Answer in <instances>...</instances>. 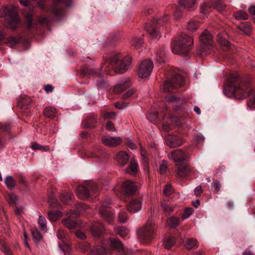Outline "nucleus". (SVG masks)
Listing matches in <instances>:
<instances>
[{
    "instance_id": "49",
    "label": "nucleus",
    "mask_w": 255,
    "mask_h": 255,
    "mask_svg": "<svg viewBox=\"0 0 255 255\" xmlns=\"http://www.w3.org/2000/svg\"><path fill=\"white\" fill-rule=\"evenodd\" d=\"M158 117L157 113L156 112L153 113L149 115L148 116H146V118L150 122H152L155 120Z\"/></svg>"
},
{
    "instance_id": "29",
    "label": "nucleus",
    "mask_w": 255,
    "mask_h": 255,
    "mask_svg": "<svg viewBox=\"0 0 255 255\" xmlns=\"http://www.w3.org/2000/svg\"><path fill=\"white\" fill-rule=\"evenodd\" d=\"M174 243L175 241L173 238H168L164 240L163 245L165 248L169 249L173 246Z\"/></svg>"
},
{
    "instance_id": "1",
    "label": "nucleus",
    "mask_w": 255,
    "mask_h": 255,
    "mask_svg": "<svg viewBox=\"0 0 255 255\" xmlns=\"http://www.w3.org/2000/svg\"><path fill=\"white\" fill-rule=\"evenodd\" d=\"M224 93L228 97L231 96V93L238 99H244L249 95L247 108L251 111L255 110V91L252 90L248 84L242 83L237 87L226 85L224 88Z\"/></svg>"
},
{
    "instance_id": "25",
    "label": "nucleus",
    "mask_w": 255,
    "mask_h": 255,
    "mask_svg": "<svg viewBox=\"0 0 255 255\" xmlns=\"http://www.w3.org/2000/svg\"><path fill=\"white\" fill-rule=\"evenodd\" d=\"M175 87L172 80H167L163 85L161 90L164 92L170 91L172 88H175Z\"/></svg>"
},
{
    "instance_id": "28",
    "label": "nucleus",
    "mask_w": 255,
    "mask_h": 255,
    "mask_svg": "<svg viewBox=\"0 0 255 255\" xmlns=\"http://www.w3.org/2000/svg\"><path fill=\"white\" fill-rule=\"evenodd\" d=\"M4 183L6 185L7 187L9 189L13 188L15 185L14 180L10 176H8L5 178L4 180Z\"/></svg>"
},
{
    "instance_id": "55",
    "label": "nucleus",
    "mask_w": 255,
    "mask_h": 255,
    "mask_svg": "<svg viewBox=\"0 0 255 255\" xmlns=\"http://www.w3.org/2000/svg\"><path fill=\"white\" fill-rule=\"evenodd\" d=\"M115 114L114 112H107L104 114L105 119H113L115 117Z\"/></svg>"
},
{
    "instance_id": "5",
    "label": "nucleus",
    "mask_w": 255,
    "mask_h": 255,
    "mask_svg": "<svg viewBox=\"0 0 255 255\" xmlns=\"http://www.w3.org/2000/svg\"><path fill=\"white\" fill-rule=\"evenodd\" d=\"M168 20V18L167 16H165L162 18H159V19H154L152 23L150 26H148L146 28V30L153 38L159 39L160 36L158 35L157 26L158 25H162L164 23L167 22Z\"/></svg>"
},
{
    "instance_id": "39",
    "label": "nucleus",
    "mask_w": 255,
    "mask_h": 255,
    "mask_svg": "<svg viewBox=\"0 0 255 255\" xmlns=\"http://www.w3.org/2000/svg\"><path fill=\"white\" fill-rule=\"evenodd\" d=\"M32 235L33 240L36 243L39 242L42 238L41 235L37 229L32 230Z\"/></svg>"
},
{
    "instance_id": "12",
    "label": "nucleus",
    "mask_w": 255,
    "mask_h": 255,
    "mask_svg": "<svg viewBox=\"0 0 255 255\" xmlns=\"http://www.w3.org/2000/svg\"><path fill=\"white\" fill-rule=\"evenodd\" d=\"M77 214L71 213L70 216L67 218H65L62 220L63 225L70 229H74L76 227L77 225V222L72 218L77 217Z\"/></svg>"
},
{
    "instance_id": "35",
    "label": "nucleus",
    "mask_w": 255,
    "mask_h": 255,
    "mask_svg": "<svg viewBox=\"0 0 255 255\" xmlns=\"http://www.w3.org/2000/svg\"><path fill=\"white\" fill-rule=\"evenodd\" d=\"M161 206L165 211L169 212L173 210V207L168 201H164L161 203Z\"/></svg>"
},
{
    "instance_id": "15",
    "label": "nucleus",
    "mask_w": 255,
    "mask_h": 255,
    "mask_svg": "<svg viewBox=\"0 0 255 255\" xmlns=\"http://www.w3.org/2000/svg\"><path fill=\"white\" fill-rule=\"evenodd\" d=\"M129 87V83L127 79H123L120 81L115 86L114 92L117 93H120L127 89Z\"/></svg>"
},
{
    "instance_id": "20",
    "label": "nucleus",
    "mask_w": 255,
    "mask_h": 255,
    "mask_svg": "<svg viewBox=\"0 0 255 255\" xmlns=\"http://www.w3.org/2000/svg\"><path fill=\"white\" fill-rule=\"evenodd\" d=\"M117 159L121 166H123L128 161L129 157L127 153L124 151H121L118 154Z\"/></svg>"
},
{
    "instance_id": "13",
    "label": "nucleus",
    "mask_w": 255,
    "mask_h": 255,
    "mask_svg": "<svg viewBox=\"0 0 255 255\" xmlns=\"http://www.w3.org/2000/svg\"><path fill=\"white\" fill-rule=\"evenodd\" d=\"M169 158L175 162H180L185 160V153L181 149H176L169 154Z\"/></svg>"
},
{
    "instance_id": "23",
    "label": "nucleus",
    "mask_w": 255,
    "mask_h": 255,
    "mask_svg": "<svg viewBox=\"0 0 255 255\" xmlns=\"http://www.w3.org/2000/svg\"><path fill=\"white\" fill-rule=\"evenodd\" d=\"M62 216L61 212L58 210L51 211L48 212V217L50 221H56Z\"/></svg>"
},
{
    "instance_id": "8",
    "label": "nucleus",
    "mask_w": 255,
    "mask_h": 255,
    "mask_svg": "<svg viewBox=\"0 0 255 255\" xmlns=\"http://www.w3.org/2000/svg\"><path fill=\"white\" fill-rule=\"evenodd\" d=\"M110 200H108L105 203H102L99 207V212L101 216L106 219L108 222L111 224L110 220L113 219V214L109 212L108 208V205L110 204Z\"/></svg>"
},
{
    "instance_id": "41",
    "label": "nucleus",
    "mask_w": 255,
    "mask_h": 255,
    "mask_svg": "<svg viewBox=\"0 0 255 255\" xmlns=\"http://www.w3.org/2000/svg\"><path fill=\"white\" fill-rule=\"evenodd\" d=\"M185 246L188 249H191L197 246L196 241L194 239H188Z\"/></svg>"
},
{
    "instance_id": "37",
    "label": "nucleus",
    "mask_w": 255,
    "mask_h": 255,
    "mask_svg": "<svg viewBox=\"0 0 255 255\" xmlns=\"http://www.w3.org/2000/svg\"><path fill=\"white\" fill-rule=\"evenodd\" d=\"M234 16L238 19H247L248 18V15L247 13L238 11L234 13Z\"/></svg>"
},
{
    "instance_id": "40",
    "label": "nucleus",
    "mask_w": 255,
    "mask_h": 255,
    "mask_svg": "<svg viewBox=\"0 0 255 255\" xmlns=\"http://www.w3.org/2000/svg\"><path fill=\"white\" fill-rule=\"evenodd\" d=\"M172 81L173 82L175 85V83H176L177 84L181 86L183 83L184 79L181 75L177 74L175 75L174 77L172 80Z\"/></svg>"
},
{
    "instance_id": "46",
    "label": "nucleus",
    "mask_w": 255,
    "mask_h": 255,
    "mask_svg": "<svg viewBox=\"0 0 255 255\" xmlns=\"http://www.w3.org/2000/svg\"><path fill=\"white\" fill-rule=\"evenodd\" d=\"M57 238L61 240H63L64 239H66V235L65 234L64 232L62 230H59L57 233Z\"/></svg>"
},
{
    "instance_id": "59",
    "label": "nucleus",
    "mask_w": 255,
    "mask_h": 255,
    "mask_svg": "<svg viewBox=\"0 0 255 255\" xmlns=\"http://www.w3.org/2000/svg\"><path fill=\"white\" fill-rule=\"evenodd\" d=\"M32 16L31 14H28L26 16L27 24L28 26H30L32 23Z\"/></svg>"
},
{
    "instance_id": "61",
    "label": "nucleus",
    "mask_w": 255,
    "mask_h": 255,
    "mask_svg": "<svg viewBox=\"0 0 255 255\" xmlns=\"http://www.w3.org/2000/svg\"><path fill=\"white\" fill-rule=\"evenodd\" d=\"M167 169V166L164 163L160 164L159 166V172L161 173H163L165 172Z\"/></svg>"
},
{
    "instance_id": "32",
    "label": "nucleus",
    "mask_w": 255,
    "mask_h": 255,
    "mask_svg": "<svg viewBox=\"0 0 255 255\" xmlns=\"http://www.w3.org/2000/svg\"><path fill=\"white\" fill-rule=\"evenodd\" d=\"M61 201L65 203H68L69 201L71 200V194L70 193L63 192L60 196Z\"/></svg>"
},
{
    "instance_id": "63",
    "label": "nucleus",
    "mask_w": 255,
    "mask_h": 255,
    "mask_svg": "<svg viewBox=\"0 0 255 255\" xmlns=\"http://www.w3.org/2000/svg\"><path fill=\"white\" fill-rule=\"evenodd\" d=\"M106 128L107 129L111 130L113 129L114 131L116 130V129L113 127V125L112 122H108L106 125Z\"/></svg>"
},
{
    "instance_id": "10",
    "label": "nucleus",
    "mask_w": 255,
    "mask_h": 255,
    "mask_svg": "<svg viewBox=\"0 0 255 255\" xmlns=\"http://www.w3.org/2000/svg\"><path fill=\"white\" fill-rule=\"evenodd\" d=\"M190 167L185 164H178L176 176L178 178H183L190 173Z\"/></svg>"
},
{
    "instance_id": "19",
    "label": "nucleus",
    "mask_w": 255,
    "mask_h": 255,
    "mask_svg": "<svg viewBox=\"0 0 255 255\" xmlns=\"http://www.w3.org/2000/svg\"><path fill=\"white\" fill-rule=\"evenodd\" d=\"M108 244L112 248L120 252L124 250V245L118 239H113L108 241Z\"/></svg>"
},
{
    "instance_id": "7",
    "label": "nucleus",
    "mask_w": 255,
    "mask_h": 255,
    "mask_svg": "<svg viewBox=\"0 0 255 255\" xmlns=\"http://www.w3.org/2000/svg\"><path fill=\"white\" fill-rule=\"evenodd\" d=\"M152 221L148 220L145 226L142 228L140 231V236L141 239L144 240H149L152 236L153 229L152 227Z\"/></svg>"
},
{
    "instance_id": "16",
    "label": "nucleus",
    "mask_w": 255,
    "mask_h": 255,
    "mask_svg": "<svg viewBox=\"0 0 255 255\" xmlns=\"http://www.w3.org/2000/svg\"><path fill=\"white\" fill-rule=\"evenodd\" d=\"M76 194L80 199H87L89 197V191L85 186L80 185L76 189Z\"/></svg>"
},
{
    "instance_id": "62",
    "label": "nucleus",
    "mask_w": 255,
    "mask_h": 255,
    "mask_svg": "<svg viewBox=\"0 0 255 255\" xmlns=\"http://www.w3.org/2000/svg\"><path fill=\"white\" fill-rule=\"evenodd\" d=\"M133 93H134V90L132 89H130V90H128L127 92L125 93L123 95V97L124 98H128V97H130V96H131Z\"/></svg>"
},
{
    "instance_id": "60",
    "label": "nucleus",
    "mask_w": 255,
    "mask_h": 255,
    "mask_svg": "<svg viewBox=\"0 0 255 255\" xmlns=\"http://www.w3.org/2000/svg\"><path fill=\"white\" fill-rule=\"evenodd\" d=\"M202 192V187L201 186H198L194 190V193L196 196L199 195Z\"/></svg>"
},
{
    "instance_id": "21",
    "label": "nucleus",
    "mask_w": 255,
    "mask_h": 255,
    "mask_svg": "<svg viewBox=\"0 0 255 255\" xmlns=\"http://www.w3.org/2000/svg\"><path fill=\"white\" fill-rule=\"evenodd\" d=\"M103 229V226L101 223H95L92 225L91 231L94 236L97 237L101 234Z\"/></svg>"
},
{
    "instance_id": "51",
    "label": "nucleus",
    "mask_w": 255,
    "mask_h": 255,
    "mask_svg": "<svg viewBox=\"0 0 255 255\" xmlns=\"http://www.w3.org/2000/svg\"><path fill=\"white\" fill-rule=\"evenodd\" d=\"M239 28L241 31H242L244 33L246 34H249L251 32V29L250 27L247 26H240L239 27Z\"/></svg>"
},
{
    "instance_id": "24",
    "label": "nucleus",
    "mask_w": 255,
    "mask_h": 255,
    "mask_svg": "<svg viewBox=\"0 0 255 255\" xmlns=\"http://www.w3.org/2000/svg\"><path fill=\"white\" fill-rule=\"evenodd\" d=\"M199 27V23L195 20L191 19L187 24V29L191 32H194Z\"/></svg>"
},
{
    "instance_id": "44",
    "label": "nucleus",
    "mask_w": 255,
    "mask_h": 255,
    "mask_svg": "<svg viewBox=\"0 0 255 255\" xmlns=\"http://www.w3.org/2000/svg\"><path fill=\"white\" fill-rule=\"evenodd\" d=\"M127 218V213L125 211H122L120 213L119 219L121 223H124L126 222Z\"/></svg>"
},
{
    "instance_id": "2",
    "label": "nucleus",
    "mask_w": 255,
    "mask_h": 255,
    "mask_svg": "<svg viewBox=\"0 0 255 255\" xmlns=\"http://www.w3.org/2000/svg\"><path fill=\"white\" fill-rule=\"evenodd\" d=\"M2 16H5V25L8 28L15 29L19 23L16 9L14 7H3L0 10Z\"/></svg>"
},
{
    "instance_id": "11",
    "label": "nucleus",
    "mask_w": 255,
    "mask_h": 255,
    "mask_svg": "<svg viewBox=\"0 0 255 255\" xmlns=\"http://www.w3.org/2000/svg\"><path fill=\"white\" fill-rule=\"evenodd\" d=\"M102 140L104 144L109 146H115L121 144L122 139L120 136L108 138L106 136L102 137Z\"/></svg>"
},
{
    "instance_id": "26",
    "label": "nucleus",
    "mask_w": 255,
    "mask_h": 255,
    "mask_svg": "<svg viewBox=\"0 0 255 255\" xmlns=\"http://www.w3.org/2000/svg\"><path fill=\"white\" fill-rule=\"evenodd\" d=\"M218 40L219 44L223 49H227L230 46V43L226 39L225 36H224V37H222V36L218 35Z\"/></svg>"
},
{
    "instance_id": "50",
    "label": "nucleus",
    "mask_w": 255,
    "mask_h": 255,
    "mask_svg": "<svg viewBox=\"0 0 255 255\" xmlns=\"http://www.w3.org/2000/svg\"><path fill=\"white\" fill-rule=\"evenodd\" d=\"M128 105V103L126 102H118L116 104V107L119 109H123L126 108Z\"/></svg>"
},
{
    "instance_id": "38",
    "label": "nucleus",
    "mask_w": 255,
    "mask_h": 255,
    "mask_svg": "<svg viewBox=\"0 0 255 255\" xmlns=\"http://www.w3.org/2000/svg\"><path fill=\"white\" fill-rule=\"evenodd\" d=\"M106 250L103 247L96 248L91 252L90 255H105Z\"/></svg>"
},
{
    "instance_id": "4",
    "label": "nucleus",
    "mask_w": 255,
    "mask_h": 255,
    "mask_svg": "<svg viewBox=\"0 0 255 255\" xmlns=\"http://www.w3.org/2000/svg\"><path fill=\"white\" fill-rule=\"evenodd\" d=\"M193 39L191 37L186 35L181 36L172 45V52L174 54H186L188 47L193 44Z\"/></svg>"
},
{
    "instance_id": "52",
    "label": "nucleus",
    "mask_w": 255,
    "mask_h": 255,
    "mask_svg": "<svg viewBox=\"0 0 255 255\" xmlns=\"http://www.w3.org/2000/svg\"><path fill=\"white\" fill-rule=\"evenodd\" d=\"M88 72L92 75H99L100 74V72L99 70H97L95 69L91 68L88 70Z\"/></svg>"
},
{
    "instance_id": "48",
    "label": "nucleus",
    "mask_w": 255,
    "mask_h": 255,
    "mask_svg": "<svg viewBox=\"0 0 255 255\" xmlns=\"http://www.w3.org/2000/svg\"><path fill=\"white\" fill-rule=\"evenodd\" d=\"M164 194L166 196H169L172 193V189L170 185H167L163 190Z\"/></svg>"
},
{
    "instance_id": "3",
    "label": "nucleus",
    "mask_w": 255,
    "mask_h": 255,
    "mask_svg": "<svg viewBox=\"0 0 255 255\" xmlns=\"http://www.w3.org/2000/svg\"><path fill=\"white\" fill-rule=\"evenodd\" d=\"M131 63L129 57H126L123 58L118 53H113L110 59V63L116 68L117 72L124 73L127 71Z\"/></svg>"
},
{
    "instance_id": "6",
    "label": "nucleus",
    "mask_w": 255,
    "mask_h": 255,
    "mask_svg": "<svg viewBox=\"0 0 255 255\" xmlns=\"http://www.w3.org/2000/svg\"><path fill=\"white\" fill-rule=\"evenodd\" d=\"M153 65V62L150 60L143 61L139 66L138 76L142 79L148 77L152 72Z\"/></svg>"
},
{
    "instance_id": "34",
    "label": "nucleus",
    "mask_w": 255,
    "mask_h": 255,
    "mask_svg": "<svg viewBox=\"0 0 255 255\" xmlns=\"http://www.w3.org/2000/svg\"><path fill=\"white\" fill-rule=\"evenodd\" d=\"M31 147L34 150L39 149L43 151H47L49 150L48 146H42L35 142L32 143Z\"/></svg>"
},
{
    "instance_id": "33",
    "label": "nucleus",
    "mask_w": 255,
    "mask_h": 255,
    "mask_svg": "<svg viewBox=\"0 0 255 255\" xmlns=\"http://www.w3.org/2000/svg\"><path fill=\"white\" fill-rule=\"evenodd\" d=\"M167 223L171 228H175L178 226L179 221L178 218L172 217L168 220Z\"/></svg>"
},
{
    "instance_id": "22",
    "label": "nucleus",
    "mask_w": 255,
    "mask_h": 255,
    "mask_svg": "<svg viewBox=\"0 0 255 255\" xmlns=\"http://www.w3.org/2000/svg\"><path fill=\"white\" fill-rule=\"evenodd\" d=\"M138 170L137 163L133 160H131L129 166L126 169V172L131 175H134Z\"/></svg>"
},
{
    "instance_id": "30",
    "label": "nucleus",
    "mask_w": 255,
    "mask_h": 255,
    "mask_svg": "<svg viewBox=\"0 0 255 255\" xmlns=\"http://www.w3.org/2000/svg\"><path fill=\"white\" fill-rule=\"evenodd\" d=\"M116 233L120 236L125 238L128 234V230L124 227H121L115 229Z\"/></svg>"
},
{
    "instance_id": "9",
    "label": "nucleus",
    "mask_w": 255,
    "mask_h": 255,
    "mask_svg": "<svg viewBox=\"0 0 255 255\" xmlns=\"http://www.w3.org/2000/svg\"><path fill=\"white\" fill-rule=\"evenodd\" d=\"M122 189L125 194H132L136 190L137 186L134 182L127 180L124 182Z\"/></svg>"
},
{
    "instance_id": "17",
    "label": "nucleus",
    "mask_w": 255,
    "mask_h": 255,
    "mask_svg": "<svg viewBox=\"0 0 255 255\" xmlns=\"http://www.w3.org/2000/svg\"><path fill=\"white\" fill-rule=\"evenodd\" d=\"M166 142L170 147H175L181 145V142L175 135H169L166 139Z\"/></svg>"
},
{
    "instance_id": "42",
    "label": "nucleus",
    "mask_w": 255,
    "mask_h": 255,
    "mask_svg": "<svg viewBox=\"0 0 255 255\" xmlns=\"http://www.w3.org/2000/svg\"><path fill=\"white\" fill-rule=\"evenodd\" d=\"M38 224L42 230L46 228V221L44 217L40 216L38 219Z\"/></svg>"
},
{
    "instance_id": "45",
    "label": "nucleus",
    "mask_w": 255,
    "mask_h": 255,
    "mask_svg": "<svg viewBox=\"0 0 255 255\" xmlns=\"http://www.w3.org/2000/svg\"><path fill=\"white\" fill-rule=\"evenodd\" d=\"M209 8V5L207 3L205 2L201 4L200 6L201 12L203 13L206 14L208 11V9Z\"/></svg>"
},
{
    "instance_id": "57",
    "label": "nucleus",
    "mask_w": 255,
    "mask_h": 255,
    "mask_svg": "<svg viewBox=\"0 0 255 255\" xmlns=\"http://www.w3.org/2000/svg\"><path fill=\"white\" fill-rule=\"evenodd\" d=\"M141 155L143 158V160L144 161L145 164H146V151L142 148L141 147ZM146 168V165L144 167V169Z\"/></svg>"
},
{
    "instance_id": "58",
    "label": "nucleus",
    "mask_w": 255,
    "mask_h": 255,
    "mask_svg": "<svg viewBox=\"0 0 255 255\" xmlns=\"http://www.w3.org/2000/svg\"><path fill=\"white\" fill-rule=\"evenodd\" d=\"M76 236L78 238L80 239H84L86 238V235L85 234L79 231L76 232Z\"/></svg>"
},
{
    "instance_id": "18",
    "label": "nucleus",
    "mask_w": 255,
    "mask_h": 255,
    "mask_svg": "<svg viewBox=\"0 0 255 255\" xmlns=\"http://www.w3.org/2000/svg\"><path fill=\"white\" fill-rule=\"evenodd\" d=\"M200 41L205 45H210L212 43V37L208 31L205 30L200 36Z\"/></svg>"
},
{
    "instance_id": "54",
    "label": "nucleus",
    "mask_w": 255,
    "mask_h": 255,
    "mask_svg": "<svg viewBox=\"0 0 255 255\" xmlns=\"http://www.w3.org/2000/svg\"><path fill=\"white\" fill-rule=\"evenodd\" d=\"M88 206L84 204H80L78 205V207L77 208L78 211L79 212H82V211H85L87 209Z\"/></svg>"
},
{
    "instance_id": "31",
    "label": "nucleus",
    "mask_w": 255,
    "mask_h": 255,
    "mask_svg": "<svg viewBox=\"0 0 255 255\" xmlns=\"http://www.w3.org/2000/svg\"><path fill=\"white\" fill-rule=\"evenodd\" d=\"M196 0H181L180 4L186 8L192 7L196 3Z\"/></svg>"
},
{
    "instance_id": "14",
    "label": "nucleus",
    "mask_w": 255,
    "mask_h": 255,
    "mask_svg": "<svg viewBox=\"0 0 255 255\" xmlns=\"http://www.w3.org/2000/svg\"><path fill=\"white\" fill-rule=\"evenodd\" d=\"M142 207V203L139 200H132L128 207V210L131 213H135L140 211Z\"/></svg>"
},
{
    "instance_id": "47",
    "label": "nucleus",
    "mask_w": 255,
    "mask_h": 255,
    "mask_svg": "<svg viewBox=\"0 0 255 255\" xmlns=\"http://www.w3.org/2000/svg\"><path fill=\"white\" fill-rule=\"evenodd\" d=\"M192 213V210L191 208H187L185 209L183 215V218L184 219L189 218Z\"/></svg>"
},
{
    "instance_id": "64",
    "label": "nucleus",
    "mask_w": 255,
    "mask_h": 255,
    "mask_svg": "<svg viewBox=\"0 0 255 255\" xmlns=\"http://www.w3.org/2000/svg\"><path fill=\"white\" fill-rule=\"evenodd\" d=\"M250 13L253 16L255 15V6L252 5L249 8Z\"/></svg>"
},
{
    "instance_id": "36",
    "label": "nucleus",
    "mask_w": 255,
    "mask_h": 255,
    "mask_svg": "<svg viewBox=\"0 0 255 255\" xmlns=\"http://www.w3.org/2000/svg\"><path fill=\"white\" fill-rule=\"evenodd\" d=\"M143 43V40L140 37H134L131 40L132 46L136 48L140 47Z\"/></svg>"
},
{
    "instance_id": "27",
    "label": "nucleus",
    "mask_w": 255,
    "mask_h": 255,
    "mask_svg": "<svg viewBox=\"0 0 255 255\" xmlns=\"http://www.w3.org/2000/svg\"><path fill=\"white\" fill-rule=\"evenodd\" d=\"M55 111L53 107H47L44 111V114L47 117L53 118L55 116Z\"/></svg>"
},
{
    "instance_id": "53",
    "label": "nucleus",
    "mask_w": 255,
    "mask_h": 255,
    "mask_svg": "<svg viewBox=\"0 0 255 255\" xmlns=\"http://www.w3.org/2000/svg\"><path fill=\"white\" fill-rule=\"evenodd\" d=\"M7 43L10 47H12L17 43V40L15 38L11 37L9 39Z\"/></svg>"
},
{
    "instance_id": "56",
    "label": "nucleus",
    "mask_w": 255,
    "mask_h": 255,
    "mask_svg": "<svg viewBox=\"0 0 255 255\" xmlns=\"http://www.w3.org/2000/svg\"><path fill=\"white\" fill-rule=\"evenodd\" d=\"M2 251L5 255H12L10 250L6 246H4L2 249Z\"/></svg>"
},
{
    "instance_id": "43",
    "label": "nucleus",
    "mask_w": 255,
    "mask_h": 255,
    "mask_svg": "<svg viewBox=\"0 0 255 255\" xmlns=\"http://www.w3.org/2000/svg\"><path fill=\"white\" fill-rule=\"evenodd\" d=\"M7 200L9 204L13 205L17 201V197L15 194L11 193L8 195Z\"/></svg>"
}]
</instances>
